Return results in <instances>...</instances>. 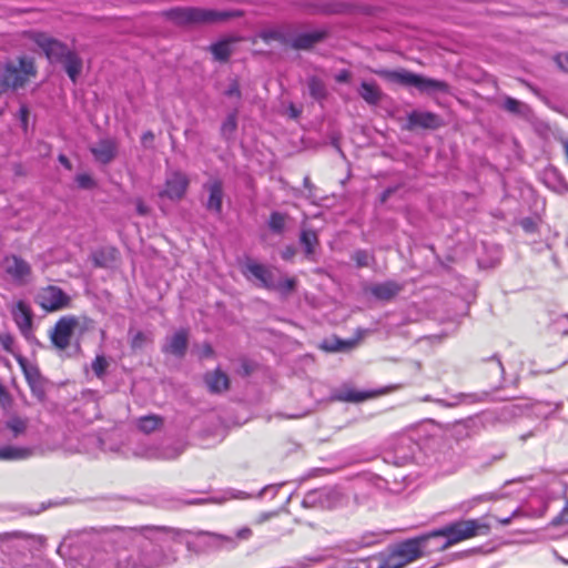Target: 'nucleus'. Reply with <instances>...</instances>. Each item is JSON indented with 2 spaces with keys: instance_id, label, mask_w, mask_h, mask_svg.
<instances>
[{
  "instance_id": "obj_34",
  "label": "nucleus",
  "mask_w": 568,
  "mask_h": 568,
  "mask_svg": "<svg viewBox=\"0 0 568 568\" xmlns=\"http://www.w3.org/2000/svg\"><path fill=\"white\" fill-rule=\"evenodd\" d=\"M257 37L266 44H270L272 41H276L282 45H288L290 43V36L281 28L263 30Z\"/></svg>"
},
{
  "instance_id": "obj_22",
  "label": "nucleus",
  "mask_w": 568,
  "mask_h": 568,
  "mask_svg": "<svg viewBox=\"0 0 568 568\" xmlns=\"http://www.w3.org/2000/svg\"><path fill=\"white\" fill-rule=\"evenodd\" d=\"M417 449V444L409 437H402L395 448L393 458L394 463L403 466L414 459Z\"/></svg>"
},
{
  "instance_id": "obj_26",
  "label": "nucleus",
  "mask_w": 568,
  "mask_h": 568,
  "mask_svg": "<svg viewBox=\"0 0 568 568\" xmlns=\"http://www.w3.org/2000/svg\"><path fill=\"white\" fill-rule=\"evenodd\" d=\"M324 37L325 33L322 31L300 33L294 38H290L288 45L293 49L306 50L312 48L315 43L320 42Z\"/></svg>"
},
{
  "instance_id": "obj_37",
  "label": "nucleus",
  "mask_w": 568,
  "mask_h": 568,
  "mask_svg": "<svg viewBox=\"0 0 568 568\" xmlns=\"http://www.w3.org/2000/svg\"><path fill=\"white\" fill-rule=\"evenodd\" d=\"M28 428V419L19 416H11L6 422V429L10 433L11 438H18L26 433Z\"/></svg>"
},
{
  "instance_id": "obj_40",
  "label": "nucleus",
  "mask_w": 568,
  "mask_h": 568,
  "mask_svg": "<svg viewBox=\"0 0 568 568\" xmlns=\"http://www.w3.org/2000/svg\"><path fill=\"white\" fill-rule=\"evenodd\" d=\"M404 566L406 565L393 548L389 554L379 556V565L377 568H403Z\"/></svg>"
},
{
  "instance_id": "obj_51",
  "label": "nucleus",
  "mask_w": 568,
  "mask_h": 568,
  "mask_svg": "<svg viewBox=\"0 0 568 568\" xmlns=\"http://www.w3.org/2000/svg\"><path fill=\"white\" fill-rule=\"evenodd\" d=\"M489 369L495 373L500 379H503L505 369L500 359L494 355L488 359Z\"/></svg>"
},
{
  "instance_id": "obj_14",
  "label": "nucleus",
  "mask_w": 568,
  "mask_h": 568,
  "mask_svg": "<svg viewBox=\"0 0 568 568\" xmlns=\"http://www.w3.org/2000/svg\"><path fill=\"white\" fill-rule=\"evenodd\" d=\"M78 320L74 316H62L51 332V342L60 351L69 347Z\"/></svg>"
},
{
  "instance_id": "obj_9",
  "label": "nucleus",
  "mask_w": 568,
  "mask_h": 568,
  "mask_svg": "<svg viewBox=\"0 0 568 568\" xmlns=\"http://www.w3.org/2000/svg\"><path fill=\"white\" fill-rule=\"evenodd\" d=\"M184 450L181 443H162L160 445L140 446L132 450V455L148 459L171 460L178 458Z\"/></svg>"
},
{
  "instance_id": "obj_8",
  "label": "nucleus",
  "mask_w": 568,
  "mask_h": 568,
  "mask_svg": "<svg viewBox=\"0 0 568 568\" xmlns=\"http://www.w3.org/2000/svg\"><path fill=\"white\" fill-rule=\"evenodd\" d=\"M30 39L42 50L51 63H59L71 51L65 43L45 32H31Z\"/></svg>"
},
{
  "instance_id": "obj_39",
  "label": "nucleus",
  "mask_w": 568,
  "mask_h": 568,
  "mask_svg": "<svg viewBox=\"0 0 568 568\" xmlns=\"http://www.w3.org/2000/svg\"><path fill=\"white\" fill-rule=\"evenodd\" d=\"M503 108L509 113L520 116H527V114L530 111L529 106L526 103L511 97H506L504 99Z\"/></svg>"
},
{
  "instance_id": "obj_25",
  "label": "nucleus",
  "mask_w": 568,
  "mask_h": 568,
  "mask_svg": "<svg viewBox=\"0 0 568 568\" xmlns=\"http://www.w3.org/2000/svg\"><path fill=\"white\" fill-rule=\"evenodd\" d=\"M557 477L564 487L565 505L562 509L551 519L550 525L554 527L568 525V470L558 473Z\"/></svg>"
},
{
  "instance_id": "obj_16",
  "label": "nucleus",
  "mask_w": 568,
  "mask_h": 568,
  "mask_svg": "<svg viewBox=\"0 0 568 568\" xmlns=\"http://www.w3.org/2000/svg\"><path fill=\"white\" fill-rule=\"evenodd\" d=\"M189 346V332L181 328L165 337L162 345V352L164 354L173 355L176 358H183L186 354Z\"/></svg>"
},
{
  "instance_id": "obj_49",
  "label": "nucleus",
  "mask_w": 568,
  "mask_h": 568,
  "mask_svg": "<svg viewBox=\"0 0 568 568\" xmlns=\"http://www.w3.org/2000/svg\"><path fill=\"white\" fill-rule=\"evenodd\" d=\"M75 182L80 189L90 190L95 186L94 180L87 173L78 174Z\"/></svg>"
},
{
  "instance_id": "obj_19",
  "label": "nucleus",
  "mask_w": 568,
  "mask_h": 568,
  "mask_svg": "<svg viewBox=\"0 0 568 568\" xmlns=\"http://www.w3.org/2000/svg\"><path fill=\"white\" fill-rule=\"evenodd\" d=\"M407 128H423L435 130L442 126L443 121L439 115L429 111H413L407 116Z\"/></svg>"
},
{
  "instance_id": "obj_17",
  "label": "nucleus",
  "mask_w": 568,
  "mask_h": 568,
  "mask_svg": "<svg viewBox=\"0 0 568 568\" xmlns=\"http://www.w3.org/2000/svg\"><path fill=\"white\" fill-rule=\"evenodd\" d=\"M203 189L209 193L205 202V209L216 215L222 213L224 197L223 182L220 179H213L204 183Z\"/></svg>"
},
{
  "instance_id": "obj_24",
  "label": "nucleus",
  "mask_w": 568,
  "mask_h": 568,
  "mask_svg": "<svg viewBox=\"0 0 568 568\" xmlns=\"http://www.w3.org/2000/svg\"><path fill=\"white\" fill-rule=\"evenodd\" d=\"M13 320L23 335H27L32 326V314L28 305L19 301L12 310Z\"/></svg>"
},
{
  "instance_id": "obj_29",
  "label": "nucleus",
  "mask_w": 568,
  "mask_h": 568,
  "mask_svg": "<svg viewBox=\"0 0 568 568\" xmlns=\"http://www.w3.org/2000/svg\"><path fill=\"white\" fill-rule=\"evenodd\" d=\"M488 396H489V394L487 392L459 393L453 397L454 400L450 403L446 402L445 399H437L436 402L443 406L453 407V406L458 405L459 403L473 404V403L486 402Z\"/></svg>"
},
{
  "instance_id": "obj_42",
  "label": "nucleus",
  "mask_w": 568,
  "mask_h": 568,
  "mask_svg": "<svg viewBox=\"0 0 568 568\" xmlns=\"http://www.w3.org/2000/svg\"><path fill=\"white\" fill-rule=\"evenodd\" d=\"M300 241L305 248L306 255H311L314 252V246L318 242L317 234L311 230L302 231Z\"/></svg>"
},
{
  "instance_id": "obj_31",
  "label": "nucleus",
  "mask_w": 568,
  "mask_h": 568,
  "mask_svg": "<svg viewBox=\"0 0 568 568\" xmlns=\"http://www.w3.org/2000/svg\"><path fill=\"white\" fill-rule=\"evenodd\" d=\"M480 428V420L477 417H470L457 423L454 426V434L457 439L471 437L478 433Z\"/></svg>"
},
{
  "instance_id": "obj_33",
  "label": "nucleus",
  "mask_w": 568,
  "mask_h": 568,
  "mask_svg": "<svg viewBox=\"0 0 568 568\" xmlns=\"http://www.w3.org/2000/svg\"><path fill=\"white\" fill-rule=\"evenodd\" d=\"M358 93L365 102L372 105L377 104L382 100V91L375 82L363 81Z\"/></svg>"
},
{
  "instance_id": "obj_61",
  "label": "nucleus",
  "mask_w": 568,
  "mask_h": 568,
  "mask_svg": "<svg viewBox=\"0 0 568 568\" xmlns=\"http://www.w3.org/2000/svg\"><path fill=\"white\" fill-rule=\"evenodd\" d=\"M153 141H154V134H153V132H152V131H146V132H144V133L142 134V136H141V142H142V144H143L145 148H148V146H149V144H152V143H153Z\"/></svg>"
},
{
  "instance_id": "obj_53",
  "label": "nucleus",
  "mask_w": 568,
  "mask_h": 568,
  "mask_svg": "<svg viewBox=\"0 0 568 568\" xmlns=\"http://www.w3.org/2000/svg\"><path fill=\"white\" fill-rule=\"evenodd\" d=\"M224 95L229 98H235L237 100L241 99L240 84L236 80H232L227 89L224 91Z\"/></svg>"
},
{
  "instance_id": "obj_21",
  "label": "nucleus",
  "mask_w": 568,
  "mask_h": 568,
  "mask_svg": "<svg viewBox=\"0 0 568 568\" xmlns=\"http://www.w3.org/2000/svg\"><path fill=\"white\" fill-rule=\"evenodd\" d=\"M403 290V285L395 281L376 283L366 288V292L379 301H390Z\"/></svg>"
},
{
  "instance_id": "obj_60",
  "label": "nucleus",
  "mask_w": 568,
  "mask_h": 568,
  "mask_svg": "<svg viewBox=\"0 0 568 568\" xmlns=\"http://www.w3.org/2000/svg\"><path fill=\"white\" fill-rule=\"evenodd\" d=\"M135 206H136L138 214L141 216L146 215L150 211L149 206L145 205L141 199L136 200Z\"/></svg>"
},
{
  "instance_id": "obj_58",
  "label": "nucleus",
  "mask_w": 568,
  "mask_h": 568,
  "mask_svg": "<svg viewBox=\"0 0 568 568\" xmlns=\"http://www.w3.org/2000/svg\"><path fill=\"white\" fill-rule=\"evenodd\" d=\"M335 80L339 83H348L351 81V72L346 69L335 74Z\"/></svg>"
},
{
  "instance_id": "obj_1",
  "label": "nucleus",
  "mask_w": 568,
  "mask_h": 568,
  "mask_svg": "<svg viewBox=\"0 0 568 568\" xmlns=\"http://www.w3.org/2000/svg\"><path fill=\"white\" fill-rule=\"evenodd\" d=\"M178 545L202 555L234 549L237 541L232 536L205 530L143 525L70 531L60 542L58 554L70 567L169 568L179 560Z\"/></svg>"
},
{
  "instance_id": "obj_32",
  "label": "nucleus",
  "mask_w": 568,
  "mask_h": 568,
  "mask_svg": "<svg viewBox=\"0 0 568 568\" xmlns=\"http://www.w3.org/2000/svg\"><path fill=\"white\" fill-rule=\"evenodd\" d=\"M420 539L425 540L424 551L425 556L432 552L446 550L448 547H442L445 544V536L439 532V529L434 530L429 534L419 536Z\"/></svg>"
},
{
  "instance_id": "obj_15",
  "label": "nucleus",
  "mask_w": 568,
  "mask_h": 568,
  "mask_svg": "<svg viewBox=\"0 0 568 568\" xmlns=\"http://www.w3.org/2000/svg\"><path fill=\"white\" fill-rule=\"evenodd\" d=\"M424 547H426L425 540L420 539L418 536L415 538L406 539L395 545L393 548L398 554L404 564L408 565L425 556Z\"/></svg>"
},
{
  "instance_id": "obj_44",
  "label": "nucleus",
  "mask_w": 568,
  "mask_h": 568,
  "mask_svg": "<svg viewBox=\"0 0 568 568\" xmlns=\"http://www.w3.org/2000/svg\"><path fill=\"white\" fill-rule=\"evenodd\" d=\"M355 345V341H343L335 338L334 341H325L323 347L328 352H342L351 349Z\"/></svg>"
},
{
  "instance_id": "obj_18",
  "label": "nucleus",
  "mask_w": 568,
  "mask_h": 568,
  "mask_svg": "<svg viewBox=\"0 0 568 568\" xmlns=\"http://www.w3.org/2000/svg\"><path fill=\"white\" fill-rule=\"evenodd\" d=\"M43 452L39 446L3 445L0 447V460H24Z\"/></svg>"
},
{
  "instance_id": "obj_50",
  "label": "nucleus",
  "mask_w": 568,
  "mask_h": 568,
  "mask_svg": "<svg viewBox=\"0 0 568 568\" xmlns=\"http://www.w3.org/2000/svg\"><path fill=\"white\" fill-rule=\"evenodd\" d=\"M101 448L104 452H112V453L122 455L124 457H129V455H130L129 448L126 445H120V446L113 447L111 445L109 446L104 439H101Z\"/></svg>"
},
{
  "instance_id": "obj_63",
  "label": "nucleus",
  "mask_w": 568,
  "mask_h": 568,
  "mask_svg": "<svg viewBox=\"0 0 568 568\" xmlns=\"http://www.w3.org/2000/svg\"><path fill=\"white\" fill-rule=\"evenodd\" d=\"M214 355V351L212 348V346L207 343H205L202 348H201V353H200V356L202 358H205V357H211Z\"/></svg>"
},
{
  "instance_id": "obj_11",
  "label": "nucleus",
  "mask_w": 568,
  "mask_h": 568,
  "mask_svg": "<svg viewBox=\"0 0 568 568\" xmlns=\"http://www.w3.org/2000/svg\"><path fill=\"white\" fill-rule=\"evenodd\" d=\"M190 180L181 171H171L166 173L164 189L159 193L161 197H168L171 201H180L186 193Z\"/></svg>"
},
{
  "instance_id": "obj_6",
  "label": "nucleus",
  "mask_w": 568,
  "mask_h": 568,
  "mask_svg": "<svg viewBox=\"0 0 568 568\" xmlns=\"http://www.w3.org/2000/svg\"><path fill=\"white\" fill-rule=\"evenodd\" d=\"M488 531L489 525L483 519L459 520L439 529V532L445 536L443 547H450L475 536L486 535Z\"/></svg>"
},
{
  "instance_id": "obj_62",
  "label": "nucleus",
  "mask_w": 568,
  "mask_h": 568,
  "mask_svg": "<svg viewBox=\"0 0 568 568\" xmlns=\"http://www.w3.org/2000/svg\"><path fill=\"white\" fill-rule=\"evenodd\" d=\"M545 429H546V425H541V424H540V425H538L534 430H531V432H529V433H527V434H523V435L520 436V439H521V440H527L528 438H530V437L535 436L536 434H538V433H540V432H542V430H545Z\"/></svg>"
},
{
  "instance_id": "obj_57",
  "label": "nucleus",
  "mask_w": 568,
  "mask_h": 568,
  "mask_svg": "<svg viewBox=\"0 0 568 568\" xmlns=\"http://www.w3.org/2000/svg\"><path fill=\"white\" fill-rule=\"evenodd\" d=\"M503 413L511 416H517L523 414V408L511 403L503 407Z\"/></svg>"
},
{
  "instance_id": "obj_56",
  "label": "nucleus",
  "mask_w": 568,
  "mask_h": 568,
  "mask_svg": "<svg viewBox=\"0 0 568 568\" xmlns=\"http://www.w3.org/2000/svg\"><path fill=\"white\" fill-rule=\"evenodd\" d=\"M555 62L565 72L568 73V53H559L555 57Z\"/></svg>"
},
{
  "instance_id": "obj_35",
  "label": "nucleus",
  "mask_w": 568,
  "mask_h": 568,
  "mask_svg": "<svg viewBox=\"0 0 568 568\" xmlns=\"http://www.w3.org/2000/svg\"><path fill=\"white\" fill-rule=\"evenodd\" d=\"M307 88L311 97L322 102L327 98V89L323 80L317 77H310L307 80Z\"/></svg>"
},
{
  "instance_id": "obj_5",
  "label": "nucleus",
  "mask_w": 568,
  "mask_h": 568,
  "mask_svg": "<svg viewBox=\"0 0 568 568\" xmlns=\"http://www.w3.org/2000/svg\"><path fill=\"white\" fill-rule=\"evenodd\" d=\"M376 74L387 79L390 82H396L406 87H415L416 89L424 93H446L449 90V85L445 81L426 78L424 75L413 73L407 70H381L376 71Z\"/></svg>"
},
{
  "instance_id": "obj_20",
  "label": "nucleus",
  "mask_w": 568,
  "mask_h": 568,
  "mask_svg": "<svg viewBox=\"0 0 568 568\" xmlns=\"http://www.w3.org/2000/svg\"><path fill=\"white\" fill-rule=\"evenodd\" d=\"M90 151L98 162L108 164L116 156L118 143L113 139H101L90 148Z\"/></svg>"
},
{
  "instance_id": "obj_4",
  "label": "nucleus",
  "mask_w": 568,
  "mask_h": 568,
  "mask_svg": "<svg viewBox=\"0 0 568 568\" xmlns=\"http://www.w3.org/2000/svg\"><path fill=\"white\" fill-rule=\"evenodd\" d=\"M240 14L239 11H219L201 8H174L165 11V16L176 24L214 23L226 21Z\"/></svg>"
},
{
  "instance_id": "obj_10",
  "label": "nucleus",
  "mask_w": 568,
  "mask_h": 568,
  "mask_svg": "<svg viewBox=\"0 0 568 568\" xmlns=\"http://www.w3.org/2000/svg\"><path fill=\"white\" fill-rule=\"evenodd\" d=\"M2 268L14 284L23 285L30 281L31 265L18 255L6 256L2 261Z\"/></svg>"
},
{
  "instance_id": "obj_46",
  "label": "nucleus",
  "mask_w": 568,
  "mask_h": 568,
  "mask_svg": "<svg viewBox=\"0 0 568 568\" xmlns=\"http://www.w3.org/2000/svg\"><path fill=\"white\" fill-rule=\"evenodd\" d=\"M353 261L358 267L369 266L373 255L366 250H356L352 255Z\"/></svg>"
},
{
  "instance_id": "obj_2",
  "label": "nucleus",
  "mask_w": 568,
  "mask_h": 568,
  "mask_svg": "<svg viewBox=\"0 0 568 568\" xmlns=\"http://www.w3.org/2000/svg\"><path fill=\"white\" fill-rule=\"evenodd\" d=\"M37 539L14 532L0 542V568H37L34 548Z\"/></svg>"
},
{
  "instance_id": "obj_54",
  "label": "nucleus",
  "mask_w": 568,
  "mask_h": 568,
  "mask_svg": "<svg viewBox=\"0 0 568 568\" xmlns=\"http://www.w3.org/2000/svg\"><path fill=\"white\" fill-rule=\"evenodd\" d=\"M146 342V335L143 332H136L131 339L132 348H142Z\"/></svg>"
},
{
  "instance_id": "obj_47",
  "label": "nucleus",
  "mask_w": 568,
  "mask_h": 568,
  "mask_svg": "<svg viewBox=\"0 0 568 568\" xmlns=\"http://www.w3.org/2000/svg\"><path fill=\"white\" fill-rule=\"evenodd\" d=\"M296 286V280L294 277H286L283 280H275V288L284 294L292 292Z\"/></svg>"
},
{
  "instance_id": "obj_30",
  "label": "nucleus",
  "mask_w": 568,
  "mask_h": 568,
  "mask_svg": "<svg viewBox=\"0 0 568 568\" xmlns=\"http://www.w3.org/2000/svg\"><path fill=\"white\" fill-rule=\"evenodd\" d=\"M26 378L28 381V384L32 390V394L37 396L39 399H42L44 397L45 390H44V382L42 376L40 375L37 367H23Z\"/></svg>"
},
{
  "instance_id": "obj_48",
  "label": "nucleus",
  "mask_w": 568,
  "mask_h": 568,
  "mask_svg": "<svg viewBox=\"0 0 568 568\" xmlns=\"http://www.w3.org/2000/svg\"><path fill=\"white\" fill-rule=\"evenodd\" d=\"M109 366L106 358L103 355H98L92 362V371L98 377H102Z\"/></svg>"
},
{
  "instance_id": "obj_13",
  "label": "nucleus",
  "mask_w": 568,
  "mask_h": 568,
  "mask_svg": "<svg viewBox=\"0 0 568 568\" xmlns=\"http://www.w3.org/2000/svg\"><path fill=\"white\" fill-rule=\"evenodd\" d=\"M38 303L43 310L48 312H55L69 306L70 296L60 287L49 285L39 292Z\"/></svg>"
},
{
  "instance_id": "obj_43",
  "label": "nucleus",
  "mask_w": 568,
  "mask_h": 568,
  "mask_svg": "<svg viewBox=\"0 0 568 568\" xmlns=\"http://www.w3.org/2000/svg\"><path fill=\"white\" fill-rule=\"evenodd\" d=\"M286 215L281 212H273L268 220V227L272 232L281 234L285 229Z\"/></svg>"
},
{
  "instance_id": "obj_23",
  "label": "nucleus",
  "mask_w": 568,
  "mask_h": 568,
  "mask_svg": "<svg viewBox=\"0 0 568 568\" xmlns=\"http://www.w3.org/2000/svg\"><path fill=\"white\" fill-rule=\"evenodd\" d=\"M377 392L357 390L352 387H343L333 394V398L346 403H362L376 396Z\"/></svg>"
},
{
  "instance_id": "obj_36",
  "label": "nucleus",
  "mask_w": 568,
  "mask_h": 568,
  "mask_svg": "<svg viewBox=\"0 0 568 568\" xmlns=\"http://www.w3.org/2000/svg\"><path fill=\"white\" fill-rule=\"evenodd\" d=\"M231 44H232L231 40L224 39V40L213 43L210 47V51L213 54L215 60H217L220 62H225L229 60V58L232 54Z\"/></svg>"
},
{
  "instance_id": "obj_3",
  "label": "nucleus",
  "mask_w": 568,
  "mask_h": 568,
  "mask_svg": "<svg viewBox=\"0 0 568 568\" xmlns=\"http://www.w3.org/2000/svg\"><path fill=\"white\" fill-rule=\"evenodd\" d=\"M36 75L37 67L33 58L23 55L17 60H8L0 68V87L6 92L17 91L23 89Z\"/></svg>"
},
{
  "instance_id": "obj_45",
  "label": "nucleus",
  "mask_w": 568,
  "mask_h": 568,
  "mask_svg": "<svg viewBox=\"0 0 568 568\" xmlns=\"http://www.w3.org/2000/svg\"><path fill=\"white\" fill-rule=\"evenodd\" d=\"M116 251L114 248L101 250L93 253V262L97 266H108V258L114 260Z\"/></svg>"
},
{
  "instance_id": "obj_38",
  "label": "nucleus",
  "mask_w": 568,
  "mask_h": 568,
  "mask_svg": "<svg viewBox=\"0 0 568 568\" xmlns=\"http://www.w3.org/2000/svg\"><path fill=\"white\" fill-rule=\"evenodd\" d=\"M162 423L163 420L160 416L146 415L138 419L136 426L142 433L150 434L160 428L162 426Z\"/></svg>"
},
{
  "instance_id": "obj_41",
  "label": "nucleus",
  "mask_w": 568,
  "mask_h": 568,
  "mask_svg": "<svg viewBox=\"0 0 568 568\" xmlns=\"http://www.w3.org/2000/svg\"><path fill=\"white\" fill-rule=\"evenodd\" d=\"M237 128V112L230 113L221 125V134L226 140H230Z\"/></svg>"
},
{
  "instance_id": "obj_7",
  "label": "nucleus",
  "mask_w": 568,
  "mask_h": 568,
  "mask_svg": "<svg viewBox=\"0 0 568 568\" xmlns=\"http://www.w3.org/2000/svg\"><path fill=\"white\" fill-rule=\"evenodd\" d=\"M342 501V494L336 487H321L310 490L303 498L305 508L331 509Z\"/></svg>"
},
{
  "instance_id": "obj_12",
  "label": "nucleus",
  "mask_w": 568,
  "mask_h": 568,
  "mask_svg": "<svg viewBox=\"0 0 568 568\" xmlns=\"http://www.w3.org/2000/svg\"><path fill=\"white\" fill-rule=\"evenodd\" d=\"M244 276L250 281H256L257 285L267 290L275 288L274 271L253 260H247L243 270Z\"/></svg>"
},
{
  "instance_id": "obj_55",
  "label": "nucleus",
  "mask_w": 568,
  "mask_h": 568,
  "mask_svg": "<svg viewBox=\"0 0 568 568\" xmlns=\"http://www.w3.org/2000/svg\"><path fill=\"white\" fill-rule=\"evenodd\" d=\"M554 329L562 335H568V317L564 316L555 323Z\"/></svg>"
},
{
  "instance_id": "obj_59",
  "label": "nucleus",
  "mask_w": 568,
  "mask_h": 568,
  "mask_svg": "<svg viewBox=\"0 0 568 568\" xmlns=\"http://www.w3.org/2000/svg\"><path fill=\"white\" fill-rule=\"evenodd\" d=\"M252 536V530L248 527H243L236 531V537L234 538L240 540H246Z\"/></svg>"
},
{
  "instance_id": "obj_52",
  "label": "nucleus",
  "mask_w": 568,
  "mask_h": 568,
  "mask_svg": "<svg viewBox=\"0 0 568 568\" xmlns=\"http://www.w3.org/2000/svg\"><path fill=\"white\" fill-rule=\"evenodd\" d=\"M284 486V483H280V484H274V485H268V486H265L261 491H260V497H267L270 496V498H274L276 496V494L278 493V490Z\"/></svg>"
},
{
  "instance_id": "obj_27",
  "label": "nucleus",
  "mask_w": 568,
  "mask_h": 568,
  "mask_svg": "<svg viewBox=\"0 0 568 568\" xmlns=\"http://www.w3.org/2000/svg\"><path fill=\"white\" fill-rule=\"evenodd\" d=\"M204 382L211 393H221L230 386V379L221 369L209 372L204 376Z\"/></svg>"
},
{
  "instance_id": "obj_28",
  "label": "nucleus",
  "mask_w": 568,
  "mask_h": 568,
  "mask_svg": "<svg viewBox=\"0 0 568 568\" xmlns=\"http://www.w3.org/2000/svg\"><path fill=\"white\" fill-rule=\"evenodd\" d=\"M59 63L63 65L70 80L75 83L83 67L82 59L79 54L71 50Z\"/></svg>"
},
{
  "instance_id": "obj_64",
  "label": "nucleus",
  "mask_w": 568,
  "mask_h": 568,
  "mask_svg": "<svg viewBox=\"0 0 568 568\" xmlns=\"http://www.w3.org/2000/svg\"><path fill=\"white\" fill-rule=\"evenodd\" d=\"M518 515V509L514 510L513 514L509 517H496V520L503 525L507 526L511 523L513 518H515Z\"/></svg>"
}]
</instances>
